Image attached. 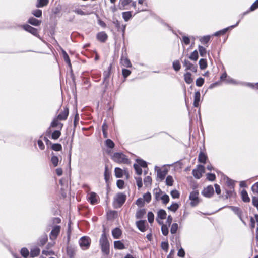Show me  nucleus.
<instances>
[{
	"label": "nucleus",
	"mask_w": 258,
	"mask_h": 258,
	"mask_svg": "<svg viewBox=\"0 0 258 258\" xmlns=\"http://www.w3.org/2000/svg\"><path fill=\"white\" fill-rule=\"evenodd\" d=\"M113 82H102L101 84L100 88V92L102 93V95L104 94L105 92H107L108 93L110 92V95H112V92L114 90V85Z\"/></svg>",
	"instance_id": "4"
},
{
	"label": "nucleus",
	"mask_w": 258,
	"mask_h": 258,
	"mask_svg": "<svg viewBox=\"0 0 258 258\" xmlns=\"http://www.w3.org/2000/svg\"><path fill=\"white\" fill-rule=\"evenodd\" d=\"M114 172L116 178H121L123 176V171L119 167H116L115 168Z\"/></svg>",
	"instance_id": "39"
},
{
	"label": "nucleus",
	"mask_w": 258,
	"mask_h": 258,
	"mask_svg": "<svg viewBox=\"0 0 258 258\" xmlns=\"http://www.w3.org/2000/svg\"><path fill=\"white\" fill-rule=\"evenodd\" d=\"M32 14L37 18H41L42 15V12L40 9H36L32 11Z\"/></svg>",
	"instance_id": "41"
},
{
	"label": "nucleus",
	"mask_w": 258,
	"mask_h": 258,
	"mask_svg": "<svg viewBox=\"0 0 258 258\" xmlns=\"http://www.w3.org/2000/svg\"><path fill=\"white\" fill-rule=\"evenodd\" d=\"M124 182L123 180L119 179L117 180L116 185L119 189H122L124 187Z\"/></svg>",
	"instance_id": "55"
},
{
	"label": "nucleus",
	"mask_w": 258,
	"mask_h": 258,
	"mask_svg": "<svg viewBox=\"0 0 258 258\" xmlns=\"http://www.w3.org/2000/svg\"><path fill=\"white\" fill-rule=\"evenodd\" d=\"M191 60L196 61L198 58V53L197 50H195L189 56Z\"/></svg>",
	"instance_id": "50"
},
{
	"label": "nucleus",
	"mask_w": 258,
	"mask_h": 258,
	"mask_svg": "<svg viewBox=\"0 0 258 258\" xmlns=\"http://www.w3.org/2000/svg\"><path fill=\"white\" fill-rule=\"evenodd\" d=\"M97 195L94 192H91L89 197V201L92 205H95L97 203Z\"/></svg>",
	"instance_id": "18"
},
{
	"label": "nucleus",
	"mask_w": 258,
	"mask_h": 258,
	"mask_svg": "<svg viewBox=\"0 0 258 258\" xmlns=\"http://www.w3.org/2000/svg\"><path fill=\"white\" fill-rule=\"evenodd\" d=\"M122 234V231L119 228H115L112 230V235L114 239H118L120 238Z\"/></svg>",
	"instance_id": "21"
},
{
	"label": "nucleus",
	"mask_w": 258,
	"mask_h": 258,
	"mask_svg": "<svg viewBox=\"0 0 258 258\" xmlns=\"http://www.w3.org/2000/svg\"><path fill=\"white\" fill-rule=\"evenodd\" d=\"M131 73V71L127 69H122V74L124 79L127 78Z\"/></svg>",
	"instance_id": "47"
},
{
	"label": "nucleus",
	"mask_w": 258,
	"mask_h": 258,
	"mask_svg": "<svg viewBox=\"0 0 258 258\" xmlns=\"http://www.w3.org/2000/svg\"><path fill=\"white\" fill-rule=\"evenodd\" d=\"M114 247L115 249H123L125 248V246L124 244L119 240L118 241H115L114 242Z\"/></svg>",
	"instance_id": "27"
},
{
	"label": "nucleus",
	"mask_w": 258,
	"mask_h": 258,
	"mask_svg": "<svg viewBox=\"0 0 258 258\" xmlns=\"http://www.w3.org/2000/svg\"><path fill=\"white\" fill-rule=\"evenodd\" d=\"M69 114V108L67 106L57 116V119L59 120H64L67 119Z\"/></svg>",
	"instance_id": "12"
},
{
	"label": "nucleus",
	"mask_w": 258,
	"mask_h": 258,
	"mask_svg": "<svg viewBox=\"0 0 258 258\" xmlns=\"http://www.w3.org/2000/svg\"><path fill=\"white\" fill-rule=\"evenodd\" d=\"M76 251V247L74 246L68 245L67 246L66 252L69 258H74Z\"/></svg>",
	"instance_id": "11"
},
{
	"label": "nucleus",
	"mask_w": 258,
	"mask_h": 258,
	"mask_svg": "<svg viewBox=\"0 0 258 258\" xmlns=\"http://www.w3.org/2000/svg\"><path fill=\"white\" fill-rule=\"evenodd\" d=\"M199 63L200 68L202 70L206 69L207 66L206 60L205 59H201Z\"/></svg>",
	"instance_id": "45"
},
{
	"label": "nucleus",
	"mask_w": 258,
	"mask_h": 258,
	"mask_svg": "<svg viewBox=\"0 0 258 258\" xmlns=\"http://www.w3.org/2000/svg\"><path fill=\"white\" fill-rule=\"evenodd\" d=\"M112 68V65L111 63L108 66L107 70L104 71V72H103L104 78H103V81H106L107 79H109V78L111 74Z\"/></svg>",
	"instance_id": "19"
},
{
	"label": "nucleus",
	"mask_w": 258,
	"mask_h": 258,
	"mask_svg": "<svg viewBox=\"0 0 258 258\" xmlns=\"http://www.w3.org/2000/svg\"><path fill=\"white\" fill-rule=\"evenodd\" d=\"M52 157L51 158V162H52L54 167H56L58 165L59 158L57 156L54 155L53 153H52Z\"/></svg>",
	"instance_id": "37"
},
{
	"label": "nucleus",
	"mask_w": 258,
	"mask_h": 258,
	"mask_svg": "<svg viewBox=\"0 0 258 258\" xmlns=\"http://www.w3.org/2000/svg\"><path fill=\"white\" fill-rule=\"evenodd\" d=\"M61 10V6L60 5H58L57 6L52 9V12L54 14L56 15L60 13Z\"/></svg>",
	"instance_id": "54"
},
{
	"label": "nucleus",
	"mask_w": 258,
	"mask_h": 258,
	"mask_svg": "<svg viewBox=\"0 0 258 258\" xmlns=\"http://www.w3.org/2000/svg\"><path fill=\"white\" fill-rule=\"evenodd\" d=\"M51 149L55 151H60L62 150V146L59 143L52 144L51 146Z\"/></svg>",
	"instance_id": "38"
},
{
	"label": "nucleus",
	"mask_w": 258,
	"mask_h": 258,
	"mask_svg": "<svg viewBox=\"0 0 258 258\" xmlns=\"http://www.w3.org/2000/svg\"><path fill=\"white\" fill-rule=\"evenodd\" d=\"M40 249L38 247H34L30 250V255L31 257H35L39 255Z\"/></svg>",
	"instance_id": "22"
},
{
	"label": "nucleus",
	"mask_w": 258,
	"mask_h": 258,
	"mask_svg": "<svg viewBox=\"0 0 258 258\" xmlns=\"http://www.w3.org/2000/svg\"><path fill=\"white\" fill-rule=\"evenodd\" d=\"M136 161L140 167L147 168V163L142 159L138 158L136 159Z\"/></svg>",
	"instance_id": "36"
},
{
	"label": "nucleus",
	"mask_w": 258,
	"mask_h": 258,
	"mask_svg": "<svg viewBox=\"0 0 258 258\" xmlns=\"http://www.w3.org/2000/svg\"><path fill=\"white\" fill-rule=\"evenodd\" d=\"M171 195L173 198H178L179 197V194L176 190H172L171 192Z\"/></svg>",
	"instance_id": "63"
},
{
	"label": "nucleus",
	"mask_w": 258,
	"mask_h": 258,
	"mask_svg": "<svg viewBox=\"0 0 258 258\" xmlns=\"http://www.w3.org/2000/svg\"><path fill=\"white\" fill-rule=\"evenodd\" d=\"M122 18L125 22L128 21L132 17L131 11L123 12H122Z\"/></svg>",
	"instance_id": "30"
},
{
	"label": "nucleus",
	"mask_w": 258,
	"mask_h": 258,
	"mask_svg": "<svg viewBox=\"0 0 258 258\" xmlns=\"http://www.w3.org/2000/svg\"><path fill=\"white\" fill-rule=\"evenodd\" d=\"M200 97L201 95L200 92L197 91L195 93L194 105L196 107H198L199 105Z\"/></svg>",
	"instance_id": "23"
},
{
	"label": "nucleus",
	"mask_w": 258,
	"mask_h": 258,
	"mask_svg": "<svg viewBox=\"0 0 258 258\" xmlns=\"http://www.w3.org/2000/svg\"><path fill=\"white\" fill-rule=\"evenodd\" d=\"M241 198L245 202H249L250 198L248 197V194L245 190H242L241 192Z\"/></svg>",
	"instance_id": "32"
},
{
	"label": "nucleus",
	"mask_w": 258,
	"mask_h": 258,
	"mask_svg": "<svg viewBox=\"0 0 258 258\" xmlns=\"http://www.w3.org/2000/svg\"><path fill=\"white\" fill-rule=\"evenodd\" d=\"M199 51L200 55L202 57L205 56L207 52L206 49L202 46H199Z\"/></svg>",
	"instance_id": "52"
},
{
	"label": "nucleus",
	"mask_w": 258,
	"mask_h": 258,
	"mask_svg": "<svg viewBox=\"0 0 258 258\" xmlns=\"http://www.w3.org/2000/svg\"><path fill=\"white\" fill-rule=\"evenodd\" d=\"M21 255L24 258H27L30 254L28 249L26 247L21 248L20 250Z\"/></svg>",
	"instance_id": "40"
},
{
	"label": "nucleus",
	"mask_w": 258,
	"mask_h": 258,
	"mask_svg": "<svg viewBox=\"0 0 258 258\" xmlns=\"http://www.w3.org/2000/svg\"><path fill=\"white\" fill-rule=\"evenodd\" d=\"M145 209H141L137 210L136 213V218L137 219H142L146 214Z\"/></svg>",
	"instance_id": "28"
},
{
	"label": "nucleus",
	"mask_w": 258,
	"mask_h": 258,
	"mask_svg": "<svg viewBox=\"0 0 258 258\" xmlns=\"http://www.w3.org/2000/svg\"><path fill=\"white\" fill-rule=\"evenodd\" d=\"M126 199V196L125 194L122 192L117 194L113 201L114 207L116 208H120L125 203Z\"/></svg>",
	"instance_id": "2"
},
{
	"label": "nucleus",
	"mask_w": 258,
	"mask_h": 258,
	"mask_svg": "<svg viewBox=\"0 0 258 258\" xmlns=\"http://www.w3.org/2000/svg\"><path fill=\"white\" fill-rule=\"evenodd\" d=\"M180 64L178 61H176L173 63V67L176 71H178L180 69Z\"/></svg>",
	"instance_id": "58"
},
{
	"label": "nucleus",
	"mask_w": 258,
	"mask_h": 258,
	"mask_svg": "<svg viewBox=\"0 0 258 258\" xmlns=\"http://www.w3.org/2000/svg\"><path fill=\"white\" fill-rule=\"evenodd\" d=\"M152 178L150 176H146L144 179V183L146 186H147L151 184Z\"/></svg>",
	"instance_id": "46"
},
{
	"label": "nucleus",
	"mask_w": 258,
	"mask_h": 258,
	"mask_svg": "<svg viewBox=\"0 0 258 258\" xmlns=\"http://www.w3.org/2000/svg\"><path fill=\"white\" fill-rule=\"evenodd\" d=\"M99 245L102 253L105 255H108L110 253V244L107 235L104 229L99 239Z\"/></svg>",
	"instance_id": "1"
},
{
	"label": "nucleus",
	"mask_w": 258,
	"mask_h": 258,
	"mask_svg": "<svg viewBox=\"0 0 258 258\" xmlns=\"http://www.w3.org/2000/svg\"><path fill=\"white\" fill-rule=\"evenodd\" d=\"M173 179L171 176L169 175L166 177V184L168 186H172L173 185Z\"/></svg>",
	"instance_id": "48"
},
{
	"label": "nucleus",
	"mask_w": 258,
	"mask_h": 258,
	"mask_svg": "<svg viewBox=\"0 0 258 258\" xmlns=\"http://www.w3.org/2000/svg\"><path fill=\"white\" fill-rule=\"evenodd\" d=\"M59 125H60V128H61L62 127L63 124L59 123L57 119H54L52 121L50 127L55 128L57 127Z\"/></svg>",
	"instance_id": "43"
},
{
	"label": "nucleus",
	"mask_w": 258,
	"mask_h": 258,
	"mask_svg": "<svg viewBox=\"0 0 258 258\" xmlns=\"http://www.w3.org/2000/svg\"><path fill=\"white\" fill-rule=\"evenodd\" d=\"M104 176V179H105V182L106 183H107L110 179V172L109 171L108 167L107 166H105V167Z\"/></svg>",
	"instance_id": "33"
},
{
	"label": "nucleus",
	"mask_w": 258,
	"mask_h": 258,
	"mask_svg": "<svg viewBox=\"0 0 258 258\" xmlns=\"http://www.w3.org/2000/svg\"><path fill=\"white\" fill-rule=\"evenodd\" d=\"M146 222V220H140L139 221H136V222L137 228L140 231L142 232H144L146 230V227L145 225Z\"/></svg>",
	"instance_id": "14"
},
{
	"label": "nucleus",
	"mask_w": 258,
	"mask_h": 258,
	"mask_svg": "<svg viewBox=\"0 0 258 258\" xmlns=\"http://www.w3.org/2000/svg\"><path fill=\"white\" fill-rule=\"evenodd\" d=\"M205 172V167L203 165H198L196 169L192 170V174L197 179H200L202 174Z\"/></svg>",
	"instance_id": "7"
},
{
	"label": "nucleus",
	"mask_w": 258,
	"mask_h": 258,
	"mask_svg": "<svg viewBox=\"0 0 258 258\" xmlns=\"http://www.w3.org/2000/svg\"><path fill=\"white\" fill-rule=\"evenodd\" d=\"M73 12L80 15H85L86 14L85 12H84L80 9H76L74 10H73Z\"/></svg>",
	"instance_id": "62"
},
{
	"label": "nucleus",
	"mask_w": 258,
	"mask_h": 258,
	"mask_svg": "<svg viewBox=\"0 0 258 258\" xmlns=\"http://www.w3.org/2000/svg\"><path fill=\"white\" fill-rule=\"evenodd\" d=\"M214 189L212 186H209L202 191V194L206 197H210L214 194Z\"/></svg>",
	"instance_id": "15"
},
{
	"label": "nucleus",
	"mask_w": 258,
	"mask_h": 258,
	"mask_svg": "<svg viewBox=\"0 0 258 258\" xmlns=\"http://www.w3.org/2000/svg\"><path fill=\"white\" fill-rule=\"evenodd\" d=\"M49 3V0H37L36 4L37 8H42Z\"/></svg>",
	"instance_id": "29"
},
{
	"label": "nucleus",
	"mask_w": 258,
	"mask_h": 258,
	"mask_svg": "<svg viewBox=\"0 0 258 258\" xmlns=\"http://www.w3.org/2000/svg\"><path fill=\"white\" fill-rule=\"evenodd\" d=\"M251 190L253 193L258 195V182L254 183L251 187Z\"/></svg>",
	"instance_id": "61"
},
{
	"label": "nucleus",
	"mask_w": 258,
	"mask_h": 258,
	"mask_svg": "<svg viewBox=\"0 0 258 258\" xmlns=\"http://www.w3.org/2000/svg\"><path fill=\"white\" fill-rule=\"evenodd\" d=\"M91 239L88 236H83L79 239V243L82 250H85L89 249L91 244Z\"/></svg>",
	"instance_id": "5"
},
{
	"label": "nucleus",
	"mask_w": 258,
	"mask_h": 258,
	"mask_svg": "<svg viewBox=\"0 0 258 258\" xmlns=\"http://www.w3.org/2000/svg\"><path fill=\"white\" fill-rule=\"evenodd\" d=\"M143 197L144 201H146L147 203H149L151 201V194L149 192L144 194Z\"/></svg>",
	"instance_id": "57"
},
{
	"label": "nucleus",
	"mask_w": 258,
	"mask_h": 258,
	"mask_svg": "<svg viewBox=\"0 0 258 258\" xmlns=\"http://www.w3.org/2000/svg\"><path fill=\"white\" fill-rule=\"evenodd\" d=\"M135 179L137 182V185L138 188H140L143 186L142 179L141 177H135Z\"/></svg>",
	"instance_id": "59"
},
{
	"label": "nucleus",
	"mask_w": 258,
	"mask_h": 258,
	"mask_svg": "<svg viewBox=\"0 0 258 258\" xmlns=\"http://www.w3.org/2000/svg\"><path fill=\"white\" fill-rule=\"evenodd\" d=\"M113 23L115 27L117 28V31H121L123 34L125 30V25H122L121 26L120 22L117 20L114 21Z\"/></svg>",
	"instance_id": "20"
},
{
	"label": "nucleus",
	"mask_w": 258,
	"mask_h": 258,
	"mask_svg": "<svg viewBox=\"0 0 258 258\" xmlns=\"http://www.w3.org/2000/svg\"><path fill=\"white\" fill-rule=\"evenodd\" d=\"M145 201L143 199L141 198H138L136 201V204L139 207H142L144 205Z\"/></svg>",
	"instance_id": "56"
},
{
	"label": "nucleus",
	"mask_w": 258,
	"mask_h": 258,
	"mask_svg": "<svg viewBox=\"0 0 258 258\" xmlns=\"http://www.w3.org/2000/svg\"><path fill=\"white\" fill-rule=\"evenodd\" d=\"M27 22L31 25L37 27L41 25L42 22L41 20H38L33 17H31L28 19Z\"/></svg>",
	"instance_id": "16"
},
{
	"label": "nucleus",
	"mask_w": 258,
	"mask_h": 258,
	"mask_svg": "<svg viewBox=\"0 0 258 258\" xmlns=\"http://www.w3.org/2000/svg\"><path fill=\"white\" fill-rule=\"evenodd\" d=\"M112 159L115 162L118 163L127 164L129 162L128 159L122 153L115 152L111 157Z\"/></svg>",
	"instance_id": "3"
},
{
	"label": "nucleus",
	"mask_w": 258,
	"mask_h": 258,
	"mask_svg": "<svg viewBox=\"0 0 258 258\" xmlns=\"http://www.w3.org/2000/svg\"><path fill=\"white\" fill-rule=\"evenodd\" d=\"M47 241H48L47 235L46 234H44L39 238V239L38 240L37 244L39 246H42L46 243Z\"/></svg>",
	"instance_id": "17"
},
{
	"label": "nucleus",
	"mask_w": 258,
	"mask_h": 258,
	"mask_svg": "<svg viewBox=\"0 0 258 258\" xmlns=\"http://www.w3.org/2000/svg\"><path fill=\"white\" fill-rule=\"evenodd\" d=\"M126 52L124 54L122 53L120 58V64L124 67L131 68L132 65L130 59L126 57Z\"/></svg>",
	"instance_id": "9"
},
{
	"label": "nucleus",
	"mask_w": 258,
	"mask_h": 258,
	"mask_svg": "<svg viewBox=\"0 0 258 258\" xmlns=\"http://www.w3.org/2000/svg\"><path fill=\"white\" fill-rule=\"evenodd\" d=\"M252 202L253 206L256 207H258V197H253L252 199Z\"/></svg>",
	"instance_id": "64"
},
{
	"label": "nucleus",
	"mask_w": 258,
	"mask_h": 258,
	"mask_svg": "<svg viewBox=\"0 0 258 258\" xmlns=\"http://www.w3.org/2000/svg\"><path fill=\"white\" fill-rule=\"evenodd\" d=\"M22 28L26 31L31 33L33 36H36L40 40H42L41 37L39 35L37 29L30 26L29 24H24L22 25Z\"/></svg>",
	"instance_id": "6"
},
{
	"label": "nucleus",
	"mask_w": 258,
	"mask_h": 258,
	"mask_svg": "<svg viewBox=\"0 0 258 258\" xmlns=\"http://www.w3.org/2000/svg\"><path fill=\"white\" fill-rule=\"evenodd\" d=\"M147 216L148 222L150 223H153L154 220V214L152 212H149Z\"/></svg>",
	"instance_id": "51"
},
{
	"label": "nucleus",
	"mask_w": 258,
	"mask_h": 258,
	"mask_svg": "<svg viewBox=\"0 0 258 258\" xmlns=\"http://www.w3.org/2000/svg\"><path fill=\"white\" fill-rule=\"evenodd\" d=\"M207 159V156L205 154H204L203 152L200 153V154L199 155V157H198V161L199 162L202 163H205Z\"/></svg>",
	"instance_id": "35"
},
{
	"label": "nucleus",
	"mask_w": 258,
	"mask_h": 258,
	"mask_svg": "<svg viewBox=\"0 0 258 258\" xmlns=\"http://www.w3.org/2000/svg\"><path fill=\"white\" fill-rule=\"evenodd\" d=\"M184 66L186 67L187 69L190 70L194 72H196L197 70L196 67L191 63L188 60H184Z\"/></svg>",
	"instance_id": "26"
},
{
	"label": "nucleus",
	"mask_w": 258,
	"mask_h": 258,
	"mask_svg": "<svg viewBox=\"0 0 258 258\" xmlns=\"http://www.w3.org/2000/svg\"><path fill=\"white\" fill-rule=\"evenodd\" d=\"M132 0H120L119 3V9L120 10H123L124 7L128 5Z\"/></svg>",
	"instance_id": "25"
},
{
	"label": "nucleus",
	"mask_w": 258,
	"mask_h": 258,
	"mask_svg": "<svg viewBox=\"0 0 258 258\" xmlns=\"http://www.w3.org/2000/svg\"><path fill=\"white\" fill-rule=\"evenodd\" d=\"M199 192L197 190L192 191L189 196V199L191 200L190 205L194 207L199 203Z\"/></svg>",
	"instance_id": "8"
},
{
	"label": "nucleus",
	"mask_w": 258,
	"mask_h": 258,
	"mask_svg": "<svg viewBox=\"0 0 258 258\" xmlns=\"http://www.w3.org/2000/svg\"><path fill=\"white\" fill-rule=\"evenodd\" d=\"M61 135L60 130H54L51 134V138L53 140L58 139Z\"/></svg>",
	"instance_id": "34"
},
{
	"label": "nucleus",
	"mask_w": 258,
	"mask_h": 258,
	"mask_svg": "<svg viewBox=\"0 0 258 258\" xmlns=\"http://www.w3.org/2000/svg\"><path fill=\"white\" fill-rule=\"evenodd\" d=\"M155 169L157 171V177L158 180L161 181V168L155 166Z\"/></svg>",
	"instance_id": "49"
},
{
	"label": "nucleus",
	"mask_w": 258,
	"mask_h": 258,
	"mask_svg": "<svg viewBox=\"0 0 258 258\" xmlns=\"http://www.w3.org/2000/svg\"><path fill=\"white\" fill-rule=\"evenodd\" d=\"M105 145L107 147L112 149L114 147L115 144L111 139H107L105 141Z\"/></svg>",
	"instance_id": "44"
},
{
	"label": "nucleus",
	"mask_w": 258,
	"mask_h": 258,
	"mask_svg": "<svg viewBox=\"0 0 258 258\" xmlns=\"http://www.w3.org/2000/svg\"><path fill=\"white\" fill-rule=\"evenodd\" d=\"M62 53L63 55V57L64 59V60L66 61V62L68 64L69 67L71 68L72 66L71 63V60L70 59L69 56L67 53L66 52V51L63 49L62 50Z\"/></svg>",
	"instance_id": "31"
},
{
	"label": "nucleus",
	"mask_w": 258,
	"mask_h": 258,
	"mask_svg": "<svg viewBox=\"0 0 258 258\" xmlns=\"http://www.w3.org/2000/svg\"><path fill=\"white\" fill-rule=\"evenodd\" d=\"M178 208V205L177 203L172 204L168 209L173 212H175Z\"/></svg>",
	"instance_id": "60"
},
{
	"label": "nucleus",
	"mask_w": 258,
	"mask_h": 258,
	"mask_svg": "<svg viewBox=\"0 0 258 258\" xmlns=\"http://www.w3.org/2000/svg\"><path fill=\"white\" fill-rule=\"evenodd\" d=\"M134 168L135 170L136 173L139 175H141L142 173V169L140 166L137 163H135L133 165Z\"/></svg>",
	"instance_id": "42"
},
{
	"label": "nucleus",
	"mask_w": 258,
	"mask_h": 258,
	"mask_svg": "<svg viewBox=\"0 0 258 258\" xmlns=\"http://www.w3.org/2000/svg\"><path fill=\"white\" fill-rule=\"evenodd\" d=\"M153 195L156 201L161 200V190L159 188H156L154 189Z\"/></svg>",
	"instance_id": "24"
},
{
	"label": "nucleus",
	"mask_w": 258,
	"mask_h": 258,
	"mask_svg": "<svg viewBox=\"0 0 258 258\" xmlns=\"http://www.w3.org/2000/svg\"><path fill=\"white\" fill-rule=\"evenodd\" d=\"M60 226L58 225L55 226L53 228L49 235L51 239L53 240L56 238L60 232Z\"/></svg>",
	"instance_id": "10"
},
{
	"label": "nucleus",
	"mask_w": 258,
	"mask_h": 258,
	"mask_svg": "<svg viewBox=\"0 0 258 258\" xmlns=\"http://www.w3.org/2000/svg\"><path fill=\"white\" fill-rule=\"evenodd\" d=\"M96 38L100 42L104 43L106 41L108 38V36L105 32L102 31L97 33Z\"/></svg>",
	"instance_id": "13"
},
{
	"label": "nucleus",
	"mask_w": 258,
	"mask_h": 258,
	"mask_svg": "<svg viewBox=\"0 0 258 258\" xmlns=\"http://www.w3.org/2000/svg\"><path fill=\"white\" fill-rule=\"evenodd\" d=\"M156 220L159 225H161V209L158 210L157 212V216Z\"/></svg>",
	"instance_id": "53"
}]
</instances>
